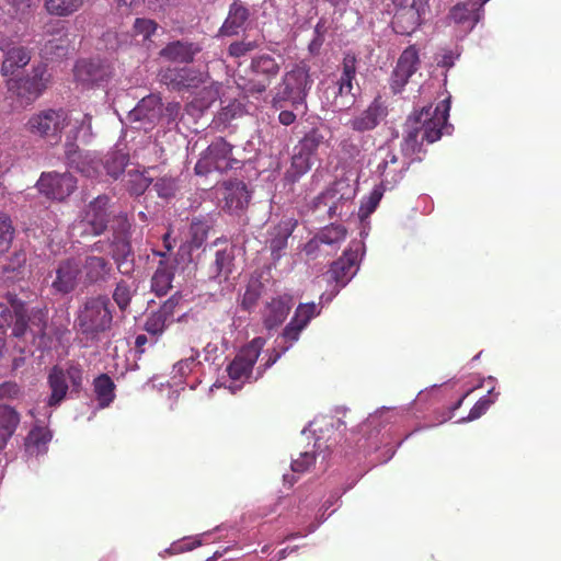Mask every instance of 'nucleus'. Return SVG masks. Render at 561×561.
I'll return each mask as SVG.
<instances>
[{
  "label": "nucleus",
  "mask_w": 561,
  "mask_h": 561,
  "mask_svg": "<svg viewBox=\"0 0 561 561\" xmlns=\"http://www.w3.org/2000/svg\"><path fill=\"white\" fill-rule=\"evenodd\" d=\"M232 149L233 146L224 138L215 139L196 162V174L206 175L213 171L224 173L229 170L241 169L243 163L232 157Z\"/></svg>",
  "instance_id": "1a4fd4ad"
},
{
  "label": "nucleus",
  "mask_w": 561,
  "mask_h": 561,
  "mask_svg": "<svg viewBox=\"0 0 561 561\" xmlns=\"http://www.w3.org/2000/svg\"><path fill=\"white\" fill-rule=\"evenodd\" d=\"M111 202L108 195L101 194L84 206L73 225V230L80 238L100 237L107 230L111 221Z\"/></svg>",
  "instance_id": "0eeeda50"
},
{
  "label": "nucleus",
  "mask_w": 561,
  "mask_h": 561,
  "mask_svg": "<svg viewBox=\"0 0 561 561\" xmlns=\"http://www.w3.org/2000/svg\"><path fill=\"white\" fill-rule=\"evenodd\" d=\"M412 75L400 70L399 68H394L391 75L390 88L393 93H399L408 83L409 79Z\"/></svg>",
  "instance_id": "e2e57ef3"
},
{
  "label": "nucleus",
  "mask_w": 561,
  "mask_h": 561,
  "mask_svg": "<svg viewBox=\"0 0 561 561\" xmlns=\"http://www.w3.org/2000/svg\"><path fill=\"white\" fill-rule=\"evenodd\" d=\"M113 306L107 295L85 297L76 313L75 325L88 339L95 340L111 330Z\"/></svg>",
  "instance_id": "7ed1b4c3"
},
{
  "label": "nucleus",
  "mask_w": 561,
  "mask_h": 561,
  "mask_svg": "<svg viewBox=\"0 0 561 561\" xmlns=\"http://www.w3.org/2000/svg\"><path fill=\"white\" fill-rule=\"evenodd\" d=\"M50 83V75L47 66L39 64L32 68L30 75L20 78H11L7 82L8 92L20 106L34 103Z\"/></svg>",
  "instance_id": "6e6552de"
},
{
  "label": "nucleus",
  "mask_w": 561,
  "mask_h": 561,
  "mask_svg": "<svg viewBox=\"0 0 561 561\" xmlns=\"http://www.w3.org/2000/svg\"><path fill=\"white\" fill-rule=\"evenodd\" d=\"M419 65V50L415 45H410L400 55L396 67L413 76L417 70Z\"/></svg>",
  "instance_id": "79ce46f5"
},
{
  "label": "nucleus",
  "mask_w": 561,
  "mask_h": 561,
  "mask_svg": "<svg viewBox=\"0 0 561 561\" xmlns=\"http://www.w3.org/2000/svg\"><path fill=\"white\" fill-rule=\"evenodd\" d=\"M115 383L107 374H101L93 380V390L101 408L108 407L115 399Z\"/></svg>",
  "instance_id": "2f4dec72"
},
{
  "label": "nucleus",
  "mask_w": 561,
  "mask_h": 561,
  "mask_svg": "<svg viewBox=\"0 0 561 561\" xmlns=\"http://www.w3.org/2000/svg\"><path fill=\"white\" fill-rule=\"evenodd\" d=\"M381 197H382V192L378 188H375L370 193L367 203L360 207V211H363L365 209L366 215L373 213L376 209V207L378 206Z\"/></svg>",
  "instance_id": "338daca9"
},
{
  "label": "nucleus",
  "mask_w": 561,
  "mask_h": 561,
  "mask_svg": "<svg viewBox=\"0 0 561 561\" xmlns=\"http://www.w3.org/2000/svg\"><path fill=\"white\" fill-rule=\"evenodd\" d=\"M53 434L47 426L35 424L25 438L26 451L31 455L44 454Z\"/></svg>",
  "instance_id": "c85d7f7f"
},
{
  "label": "nucleus",
  "mask_w": 561,
  "mask_h": 561,
  "mask_svg": "<svg viewBox=\"0 0 561 561\" xmlns=\"http://www.w3.org/2000/svg\"><path fill=\"white\" fill-rule=\"evenodd\" d=\"M199 357V352L196 351V350H192V354L186 357V358H183L181 360H179L175 365H174V369L175 371L181 376V377H184L186 376L187 374H190L193 369V367L198 364L197 359Z\"/></svg>",
  "instance_id": "13d9d810"
},
{
  "label": "nucleus",
  "mask_w": 561,
  "mask_h": 561,
  "mask_svg": "<svg viewBox=\"0 0 561 561\" xmlns=\"http://www.w3.org/2000/svg\"><path fill=\"white\" fill-rule=\"evenodd\" d=\"M320 311L321 308L314 302L299 304L297 306L294 317L276 341L277 346L268 351V358L264 363L263 369L259 370V375H262L267 368L273 366L299 340L302 330L307 328L313 318L320 314Z\"/></svg>",
  "instance_id": "20e7f679"
},
{
  "label": "nucleus",
  "mask_w": 561,
  "mask_h": 561,
  "mask_svg": "<svg viewBox=\"0 0 561 561\" xmlns=\"http://www.w3.org/2000/svg\"><path fill=\"white\" fill-rule=\"evenodd\" d=\"M341 76L339 79L354 81L357 72V57L354 53H346L341 65Z\"/></svg>",
  "instance_id": "3c124183"
},
{
  "label": "nucleus",
  "mask_w": 561,
  "mask_h": 561,
  "mask_svg": "<svg viewBox=\"0 0 561 561\" xmlns=\"http://www.w3.org/2000/svg\"><path fill=\"white\" fill-rule=\"evenodd\" d=\"M181 298L182 297L179 293L172 295L161 305V307L156 312L158 314H161V317L165 319L169 323H172L174 320L175 309L178 308Z\"/></svg>",
  "instance_id": "603ef678"
},
{
  "label": "nucleus",
  "mask_w": 561,
  "mask_h": 561,
  "mask_svg": "<svg viewBox=\"0 0 561 561\" xmlns=\"http://www.w3.org/2000/svg\"><path fill=\"white\" fill-rule=\"evenodd\" d=\"M0 49L4 51V60L1 66V75H12L16 69L25 67L31 60V51L23 46L7 47L0 44Z\"/></svg>",
  "instance_id": "bb28decb"
},
{
  "label": "nucleus",
  "mask_w": 561,
  "mask_h": 561,
  "mask_svg": "<svg viewBox=\"0 0 561 561\" xmlns=\"http://www.w3.org/2000/svg\"><path fill=\"white\" fill-rule=\"evenodd\" d=\"M201 545V540L196 538H186L178 542H173L170 548L165 550L170 556L191 551Z\"/></svg>",
  "instance_id": "bf43d9fd"
},
{
  "label": "nucleus",
  "mask_w": 561,
  "mask_h": 561,
  "mask_svg": "<svg viewBox=\"0 0 561 561\" xmlns=\"http://www.w3.org/2000/svg\"><path fill=\"white\" fill-rule=\"evenodd\" d=\"M20 413L12 407L0 404V449H2L20 424Z\"/></svg>",
  "instance_id": "cd10ccee"
},
{
  "label": "nucleus",
  "mask_w": 561,
  "mask_h": 561,
  "mask_svg": "<svg viewBox=\"0 0 561 561\" xmlns=\"http://www.w3.org/2000/svg\"><path fill=\"white\" fill-rule=\"evenodd\" d=\"M449 110L450 101L446 99L435 107L424 106L409 115L403 125L402 153L410 157L421 152L424 142L433 144L439 140L443 130L448 128Z\"/></svg>",
  "instance_id": "f257e3e1"
},
{
  "label": "nucleus",
  "mask_w": 561,
  "mask_h": 561,
  "mask_svg": "<svg viewBox=\"0 0 561 561\" xmlns=\"http://www.w3.org/2000/svg\"><path fill=\"white\" fill-rule=\"evenodd\" d=\"M327 245H339L346 238L347 230L342 225L332 224L317 233Z\"/></svg>",
  "instance_id": "49530a36"
},
{
  "label": "nucleus",
  "mask_w": 561,
  "mask_h": 561,
  "mask_svg": "<svg viewBox=\"0 0 561 561\" xmlns=\"http://www.w3.org/2000/svg\"><path fill=\"white\" fill-rule=\"evenodd\" d=\"M222 208L230 214L244 210L250 202V193L243 181L228 180L221 186Z\"/></svg>",
  "instance_id": "b1692460"
},
{
  "label": "nucleus",
  "mask_w": 561,
  "mask_h": 561,
  "mask_svg": "<svg viewBox=\"0 0 561 561\" xmlns=\"http://www.w3.org/2000/svg\"><path fill=\"white\" fill-rule=\"evenodd\" d=\"M210 225L205 218H193L190 225V249H199L208 238Z\"/></svg>",
  "instance_id": "e433bc0d"
},
{
  "label": "nucleus",
  "mask_w": 561,
  "mask_h": 561,
  "mask_svg": "<svg viewBox=\"0 0 561 561\" xmlns=\"http://www.w3.org/2000/svg\"><path fill=\"white\" fill-rule=\"evenodd\" d=\"M59 36L47 39L41 48V55L47 60H57L68 54L70 39L66 32H59Z\"/></svg>",
  "instance_id": "7c9ffc66"
},
{
  "label": "nucleus",
  "mask_w": 561,
  "mask_h": 561,
  "mask_svg": "<svg viewBox=\"0 0 561 561\" xmlns=\"http://www.w3.org/2000/svg\"><path fill=\"white\" fill-rule=\"evenodd\" d=\"M337 92L334 98L333 104L339 110L350 108L355 103V93H353V81L337 79L336 81Z\"/></svg>",
  "instance_id": "58836bf2"
},
{
  "label": "nucleus",
  "mask_w": 561,
  "mask_h": 561,
  "mask_svg": "<svg viewBox=\"0 0 561 561\" xmlns=\"http://www.w3.org/2000/svg\"><path fill=\"white\" fill-rule=\"evenodd\" d=\"M294 305V297L290 294H282L266 301L262 310V321L267 330L279 327L287 318Z\"/></svg>",
  "instance_id": "5701e85b"
},
{
  "label": "nucleus",
  "mask_w": 561,
  "mask_h": 561,
  "mask_svg": "<svg viewBox=\"0 0 561 561\" xmlns=\"http://www.w3.org/2000/svg\"><path fill=\"white\" fill-rule=\"evenodd\" d=\"M134 294L135 289L131 288L128 282L121 279L116 283L112 298L121 312L125 313L128 310Z\"/></svg>",
  "instance_id": "ea45409f"
},
{
  "label": "nucleus",
  "mask_w": 561,
  "mask_h": 561,
  "mask_svg": "<svg viewBox=\"0 0 561 561\" xmlns=\"http://www.w3.org/2000/svg\"><path fill=\"white\" fill-rule=\"evenodd\" d=\"M322 141L323 136L319 133L318 129L313 128L304 136V138L295 147V150H298L299 152L312 158Z\"/></svg>",
  "instance_id": "de8ad7c7"
},
{
  "label": "nucleus",
  "mask_w": 561,
  "mask_h": 561,
  "mask_svg": "<svg viewBox=\"0 0 561 561\" xmlns=\"http://www.w3.org/2000/svg\"><path fill=\"white\" fill-rule=\"evenodd\" d=\"M259 43L256 41H238L229 45L228 54L233 58H240L245 56L248 53L256 49Z\"/></svg>",
  "instance_id": "864d4df0"
},
{
  "label": "nucleus",
  "mask_w": 561,
  "mask_h": 561,
  "mask_svg": "<svg viewBox=\"0 0 561 561\" xmlns=\"http://www.w3.org/2000/svg\"><path fill=\"white\" fill-rule=\"evenodd\" d=\"M295 226L296 222L291 224L290 221H282L274 227L268 241L273 259H279L282 256V252L286 249L288 238Z\"/></svg>",
  "instance_id": "c756f323"
},
{
  "label": "nucleus",
  "mask_w": 561,
  "mask_h": 561,
  "mask_svg": "<svg viewBox=\"0 0 561 561\" xmlns=\"http://www.w3.org/2000/svg\"><path fill=\"white\" fill-rule=\"evenodd\" d=\"M113 75L112 64L100 58L80 59L73 67L76 81L87 87L103 85Z\"/></svg>",
  "instance_id": "dca6fc26"
},
{
  "label": "nucleus",
  "mask_w": 561,
  "mask_h": 561,
  "mask_svg": "<svg viewBox=\"0 0 561 561\" xmlns=\"http://www.w3.org/2000/svg\"><path fill=\"white\" fill-rule=\"evenodd\" d=\"M493 401L491 399H489L488 397H482L476 402V404L472 407L468 416L465 420L473 421L479 419L488 411Z\"/></svg>",
  "instance_id": "0e129e2a"
},
{
  "label": "nucleus",
  "mask_w": 561,
  "mask_h": 561,
  "mask_svg": "<svg viewBox=\"0 0 561 561\" xmlns=\"http://www.w3.org/2000/svg\"><path fill=\"white\" fill-rule=\"evenodd\" d=\"M312 167L311 157L295 150L291 158L290 169L287 171V176L293 182L298 180L301 175L306 174Z\"/></svg>",
  "instance_id": "37998d69"
},
{
  "label": "nucleus",
  "mask_w": 561,
  "mask_h": 561,
  "mask_svg": "<svg viewBox=\"0 0 561 561\" xmlns=\"http://www.w3.org/2000/svg\"><path fill=\"white\" fill-rule=\"evenodd\" d=\"M174 273L171 266L160 261L151 278V289L157 296L167 295L172 287Z\"/></svg>",
  "instance_id": "f704fd0d"
},
{
  "label": "nucleus",
  "mask_w": 561,
  "mask_h": 561,
  "mask_svg": "<svg viewBox=\"0 0 561 561\" xmlns=\"http://www.w3.org/2000/svg\"><path fill=\"white\" fill-rule=\"evenodd\" d=\"M364 244L360 241H352L343 255L331 264L328 271L329 280L335 283L336 289L344 287L356 274Z\"/></svg>",
  "instance_id": "4468645a"
},
{
  "label": "nucleus",
  "mask_w": 561,
  "mask_h": 561,
  "mask_svg": "<svg viewBox=\"0 0 561 561\" xmlns=\"http://www.w3.org/2000/svg\"><path fill=\"white\" fill-rule=\"evenodd\" d=\"M83 0H44L48 14L59 18L70 16L81 9Z\"/></svg>",
  "instance_id": "c9c22d12"
},
{
  "label": "nucleus",
  "mask_w": 561,
  "mask_h": 561,
  "mask_svg": "<svg viewBox=\"0 0 561 561\" xmlns=\"http://www.w3.org/2000/svg\"><path fill=\"white\" fill-rule=\"evenodd\" d=\"M68 123V115L64 110H46L32 115L25 126L31 134L57 142Z\"/></svg>",
  "instance_id": "9b49d317"
},
{
  "label": "nucleus",
  "mask_w": 561,
  "mask_h": 561,
  "mask_svg": "<svg viewBox=\"0 0 561 561\" xmlns=\"http://www.w3.org/2000/svg\"><path fill=\"white\" fill-rule=\"evenodd\" d=\"M201 51L202 46L199 43L178 39L168 43L159 51V56L170 62L191 64Z\"/></svg>",
  "instance_id": "393cba45"
},
{
  "label": "nucleus",
  "mask_w": 561,
  "mask_h": 561,
  "mask_svg": "<svg viewBox=\"0 0 561 561\" xmlns=\"http://www.w3.org/2000/svg\"><path fill=\"white\" fill-rule=\"evenodd\" d=\"M158 77L161 83L179 92L197 89L209 79L208 72L192 67H167L159 71Z\"/></svg>",
  "instance_id": "f8f14e48"
},
{
  "label": "nucleus",
  "mask_w": 561,
  "mask_h": 561,
  "mask_svg": "<svg viewBox=\"0 0 561 561\" xmlns=\"http://www.w3.org/2000/svg\"><path fill=\"white\" fill-rule=\"evenodd\" d=\"M250 11L242 4L241 1H233L228 11V15L219 28V33L224 36H232L239 33V30L243 27L245 22L249 20Z\"/></svg>",
  "instance_id": "a878e982"
},
{
  "label": "nucleus",
  "mask_w": 561,
  "mask_h": 561,
  "mask_svg": "<svg viewBox=\"0 0 561 561\" xmlns=\"http://www.w3.org/2000/svg\"><path fill=\"white\" fill-rule=\"evenodd\" d=\"M323 244L322 240L318 234H316L312 239H310L304 247V252L306 255L314 260L319 256L320 247Z\"/></svg>",
  "instance_id": "69168bd1"
},
{
  "label": "nucleus",
  "mask_w": 561,
  "mask_h": 561,
  "mask_svg": "<svg viewBox=\"0 0 561 561\" xmlns=\"http://www.w3.org/2000/svg\"><path fill=\"white\" fill-rule=\"evenodd\" d=\"M157 23L150 19H136L134 23L135 35H141L142 41L149 39L157 30Z\"/></svg>",
  "instance_id": "6e6d98bb"
},
{
  "label": "nucleus",
  "mask_w": 561,
  "mask_h": 561,
  "mask_svg": "<svg viewBox=\"0 0 561 561\" xmlns=\"http://www.w3.org/2000/svg\"><path fill=\"white\" fill-rule=\"evenodd\" d=\"M170 323L158 314L156 311L151 312L145 322L144 329L146 332L158 339L163 334L164 330ZM157 340H154L156 342Z\"/></svg>",
  "instance_id": "8fccbe9b"
},
{
  "label": "nucleus",
  "mask_w": 561,
  "mask_h": 561,
  "mask_svg": "<svg viewBox=\"0 0 561 561\" xmlns=\"http://www.w3.org/2000/svg\"><path fill=\"white\" fill-rule=\"evenodd\" d=\"M234 254L232 249L218 250L214 262V276L227 279L232 272Z\"/></svg>",
  "instance_id": "4c0bfd02"
},
{
  "label": "nucleus",
  "mask_w": 561,
  "mask_h": 561,
  "mask_svg": "<svg viewBox=\"0 0 561 561\" xmlns=\"http://www.w3.org/2000/svg\"><path fill=\"white\" fill-rule=\"evenodd\" d=\"M154 190L159 197L171 198L175 195L178 185L175 180L172 178H161L154 183Z\"/></svg>",
  "instance_id": "5fc2aeb1"
},
{
  "label": "nucleus",
  "mask_w": 561,
  "mask_h": 561,
  "mask_svg": "<svg viewBox=\"0 0 561 561\" xmlns=\"http://www.w3.org/2000/svg\"><path fill=\"white\" fill-rule=\"evenodd\" d=\"M80 275V261L75 257L61 260L55 268V278L50 285L51 289L60 295L70 294L77 288Z\"/></svg>",
  "instance_id": "aec40b11"
},
{
  "label": "nucleus",
  "mask_w": 561,
  "mask_h": 561,
  "mask_svg": "<svg viewBox=\"0 0 561 561\" xmlns=\"http://www.w3.org/2000/svg\"><path fill=\"white\" fill-rule=\"evenodd\" d=\"M11 14L20 21L28 20L38 8L39 0H8Z\"/></svg>",
  "instance_id": "a19ab883"
},
{
  "label": "nucleus",
  "mask_w": 561,
  "mask_h": 561,
  "mask_svg": "<svg viewBox=\"0 0 561 561\" xmlns=\"http://www.w3.org/2000/svg\"><path fill=\"white\" fill-rule=\"evenodd\" d=\"M82 383L83 369L80 364L67 363L66 366H53L47 376V385L50 389L47 405L58 407L66 399L69 389L71 393H80Z\"/></svg>",
  "instance_id": "423d86ee"
},
{
  "label": "nucleus",
  "mask_w": 561,
  "mask_h": 561,
  "mask_svg": "<svg viewBox=\"0 0 561 561\" xmlns=\"http://www.w3.org/2000/svg\"><path fill=\"white\" fill-rule=\"evenodd\" d=\"M111 247L112 259L123 275H129L134 271V250L131 245L133 224L128 215L121 211L111 218Z\"/></svg>",
  "instance_id": "39448f33"
},
{
  "label": "nucleus",
  "mask_w": 561,
  "mask_h": 561,
  "mask_svg": "<svg viewBox=\"0 0 561 561\" xmlns=\"http://www.w3.org/2000/svg\"><path fill=\"white\" fill-rule=\"evenodd\" d=\"M316 462V456L312 453H301L299 458L294 459L291 469L295 472H306Z\"/></svg>",
  "instance_id": "680f3d73"
},
{
  "label": "nucleus",
  "mask_w": 561,
  "mask_h": 561,
  "mask_svg": "<svg viewBox=\"0 0 561 561\" xmlns=\"http://www.w3.org/2000/svg\"><path fill=\"white\" fill-rule=\"evenodd\" d=\"M13 321V313L10 308L0 302V333H3Z\"/></svg>",
  "instance_id": "774afa93"
},
{
  "label": "nucleus",
  "mask_w": 561,
  "mask_h": 561,
  "mask_svg": "<svg viewBox=\"0 0 561 561\" xmlns=\"http://www.w3.org/2000/svg\"><path fill=\"white\" fill-rule=\"evenodd\" d=\"M249 81L251 93H263L280 72V64L270 54H259L251 59Z\"/></svg>",
  "instance_id": "2eb2a0df"
},
{
  "label": "nucleus",
  "mask_w": 561,
  "mask_h": 561,
  "mask_svg": "<svg viewBox=\"0 0 561 561\" xmlns=\"http://www.w3.org/2000/svg\"><path fill=\"white\" fill-rule=\"evenodd\" d=\"M409 167L410 161L400 159L393 151L387 149L376 170L381 179L382 190L394 188L404 178Z\"/></svg>",
  "instance_id": "6ab92c4d"
},
{
  "label": "nucleus",
  "mask_w": 561,
  "mask_h": 561,
  "mask_svg": "<svg viewBox=\"0 0 561 561\" xmlns=\"http://www.w3.org/2000/svg\"><path fill=\"white\" fill-rule=\"evenodd\" d=\"M81 274L87 286L102 285L112 278L114 267L105 256L89 254L81 263Z\"/></svg>",
  "instance_id": "4be33fe9"
},
{
  "label": "nucleus",
  "mask_w": 561,
  "mask_h": 561,
  "mask_svg": "<svg viewBox=\"0 0 561 561\" xmlns=\"http://www.w3.org/2000/svg\"><path fill=\"white\" fill-rule=\"evenodd\" d=\"M265 340L263 337H254L245 344L234 356L232 362L227 366V373L231 380L244 382L250 379L253 366L256 363Z\"/></svg>",
  "instance_id": "ddd939ff"
},
{
  "label": "nucleus",
  "mask_w": 561,
  "mask_h": 561,
  "mask_svg": "<svg viewBox=\"0 0 561 561\" xmlns=\"http://www.w3.org/2000/svg\"><path fill=\"white\" fill-rule=\"evenodd\" d=\"M22 394L21 387L15 381H4L0 383V401L15 400Z\"/></svg>",
  "instance_id": "052dcab7"
},
{
  "label": "nucleus",
  "mask_w": 561,
  "mask_h": 561,
  "mask_svg": "<svg viewBox=\"0 0 561 561\" xmlns=\"http://www.w3.org/2000/svg\"><path fill=\"white\" fill-rule=\"evenodd\" d=\"M313 85L310 73V66L306 61H299L287 70L272 99V106L276 110L284 108L290 104L294 110L306 107L307 96Z\"/></svg>",
  "instance_id": "f03ea898"
},
{
  "label": "nucleus",
  "mask_w": 561,
  "mask_h": 561,
  "mask_svg": "<svg viewBox=\"0 0 561 561\" xmlns=\"http://www.w3.org/2000/svg\"><path fill=\"white\" fill-rule=\"evenodd\" d=\"M483 5H473V0L467 3H458L450 10V19L459 24L470 23L472 28L481 18V8Z\"/></svg>",
  "instance_id": "473e14b6"
},
{
  "label": "nucleus",
  "mask_w": 561,
  "mask_h": 561,
  "mask_svg": "<svg viewBox=\"0 0 561 561\" xmlns=\"http://www.w3.org/2000/svg\"><path fill=\"white\" fill-rule=\"evenodd\" d=\"M13 317L15 320L12 327V335L15 337H22L27 331L26 312L22 305L15 308Z\"/></svg>",
  "instance_id": "4d7b16f0"
},
{
  "label": "nucleus",
  "mask_w": 561,
  "mask_h": 561,
  "mask_svg": "<svg viewBox=\"0 0 561 561\" xmlns=\"http://www.w3.org/2000/svg\"><path fill=\"white\" fill-rule=\"evenodd\" d=\"M162 117V101L159 95L150 94L142 98L128 113L131 123H138V128L152 129Z\"/></svg>",
  "instance_id": "a211bd4d"
},
{
  "label": "nucleus",
  "mask_w": 561,
  "mask_h": 561,
  "mask_svg": "<svg viewBox=\"0 0 561 561\" xmlns=\"http://www.w3.org/2000/svg\"><path fill=\"white\" fill-rule=\"evenodd\" d=\"M36 186L47 198L64 202L76 191L77 179L69 172H44Z\"/></svg>",
  "instance_id": "f3484780"
},
{
  "label": "nucleus",
  "mask_w": 561,
  "mask_h": 561,
  "mask_svg": "<svg viewBox=\"0 0 561 561\" xmlns=\"http://www.w3.org/2000/svg\"><path fill=\"white\" fill-rule=\"evenodd\" d=\"M388 115V107L381 96H376L370 104L351 118L347 126L357 133L374 130Z\"/></svg>",
  "instance_id": "412c9836"
},
{
  "label": "nucleus",
  "mask_w": 561,
  "mask_h": 561,
  "mask_svg": "<svg viewBox=\"0 0 561 561\" xmlns=\"http://www.w3.org/2000/svg\"><path fill=\"white\" fill-rule=\"evenodd\" d=\"M14 232L11 218L5 213L0 211V253L9 251Z\"/></svg>",
  "instance_id": "09e8293b"
},
{
  "label": "nucleus",
  "mask_w": 561,
  "mask_h": 561,
  "mask_svg": "<svg viewBox=\"0 0 561 561\" xmlns=\"http://www.w3.org/2000/svg\"><path fill=\"white\" fill-rule=\"evenodd\" d=\"M394 14L392 30L400 35L413 34L430 12V0H391Z\"/></svg>",
  "instance_id": "9d476101"
},
{
  "label": "nucleus",
  "mask_w": 561,
  "mask_h": 561,
  "mask_svg": "<svg viewBox=\"0 0 561 561\" xmlns=\"http://www.w3.org/2000/svg\"><path fill=\"white\" fill-rule=\"evenodd\" d=\"M129 161V154L123 150H112L107 152L102 161V168L105 170L106 175L113 180H117L125 171Z\"/></svg>",
  "instance_id": "72a5a7b5"
},
{
  "label": "nucleus",
  "mask_w": 561,
  "mask_h": 561,
  "mask_svg": "<svg viewBox=\"0 0 561 561\" xmlns=\"http://www.w3.org/2000/svg\"><path fill=\"white\" fill-rule=\"evenodd\" d=\"M76 169L85 178L99 179L102 174V161L90 154L80 156L76 163Z\"/></svg>",
  "instance_id": "c03bdc74"
},
{
  "label": "nucleus",
  "mask_w": 561,
  "mask_h": 561,
  "mask_svg": "<svg viewBox=\"0 0 561 561\" xmlns=\"http://www.w3.org/2000/svg\"><path fill=\"white\" fill-rule=\"evenodd\" d=\"M127 176V191L130 195H142L152 183V179L147 176L144 172L128 171Z\"/></svg>",
  "instance_id": "a18cd8bd"
}]
</instances>
